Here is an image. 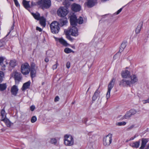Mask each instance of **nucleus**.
<instances>
[{"instance_id": "obj_1", "label": "nucleus", "mask_w": 149, "mask_h": 149, "mask_svg": "<svg viewBox=\"0 0 149 149\" xmlns=\"http://www.w3.org/2000/svg\"><path fill=\"white\" fill-rule=\"evenodd\" d=\"M76 16L75 15H71L70 17V24L72 26L71 28L65 32L66 35H71L73 36H76L78 35V29L75 26H76Z\"/></svg>"}, {"instance_id": "obj_2", "label": "nucleus", "mask_w": 149, "mask_h": 149, "mask_svg": "<svg viewBox=\"0 0 149 149\" xmlns=\"http://www.w3.org/2000/svg\"><path fill=\"white\" fill-rule=\"evenodd\" d=\"M138 78L136 75L133 74L130 76L128 79H122L120 82V85L123 86H130L137 82Z\"/></svg>"}, {"instance_id": "obj_3", "label": "nucleus", "mask_w": 149, "mask_h": 149, "mask_svg": "<svg viewBox=\"0 0 149 149\" xmlns=\"http://www.w3.org/2000/svg\"><path fill=\"white\" fill-rule=\"evenodd\" d=\"M69 10L66 6H61L57 10V14L59 16L64 17L68 14Z\"/></svg>"}, {"instance_id": "obj_4", "label": "nucleus", "mask_w": 149, "mask_h": 149, "mask_svg": "<svg viewBox=\"0 0 149 149\" xmlns=\"http://www.w3.org/2000/svg\"><path fill=\"white\" fill-rule=\"evenodd\" d=\"M59 25L58 22L56 21H54L51 23L50 27L52 33L54 34H56L58 33L60 29Z\"/></svg>"}, {"instance_id": "obj_5", "label": "nucleus", "mask_w": 149, "mask_h": 149, "mask_svg": "<svg viewBox=\"0 0 149 149\" xmlns=\"http://www.w3.org/2000/svg\"><path fill=\"white\" fill-rule=\"evenodd\" d=\"M38 4L42 9L48 8L51 5V1L50 0H41L38 1Z\"/></svg>"}, {"instance_id": "obj_6", "label": "nucleus", "mask_w": 149, "mask_h": 149, "mask_svg": "<svg viewBox=\"0 0 149 149\" xmlns=\"http://www.w3.org/2000/svg\"><path fill=\"white\" fill-rule=\"evenodd\" d=\"M116 81L115 79L113 78L111 79L108 86V90L106 95V97L107 99L109 98L110 96V91L115 84Z\"/></svg>"}, {"instance_id": "obj_7", "label": "nucleus", "mask_w": 149, "mask_h": 149, "mask_svg": "<svg viewBox=\"0 0 149 149\" xmlns=\"http://www.w3.org/2000/svg\"><path fill=\"white\" fill-rule=\"evenodd\" d=\"M11 75L14 79L16 84H18L22 79L21 74L17 71L13 72Z\"/></svg>"}, {"instance_id": "obj_8", "label": "nucleus", "mask_w": 149, "mask_h": 149, "mask_svg": "<svg viewBox=\"0 0 149 149\" xmlns=\"http://www.w3.org/2000/svg\"><path fill=\"white\" fill-rule=\"evenodd\" d=\"M65 144L68 146H71L74 144L73 139L72 136L66 135L65 136Z\"/></svg>"}, {"instance_id": "obj_9", "label": "nucleus", "mask_w": 149, "mask_h": 149, "mask_svg": "<svg viewBox=\"0 0 149 149\" xmlns=\"http://www.w3.org/2000/svg\"><path fill=\"white\" fill-rule=\"evenodd\" d=\"M112 135L109 134L103 139V144L105 146L109 145L112 142Z\"/></svg>"}, {"instance_id": "obj_10", "label": "nucleus", "mask_w": 149, "mask_h": 149, "mask_svg": "<svg viewBox=\"0 0 149 149\" xmlns=\"http://www.w3.org/2000/svg\"><path fill=\"white\" fill-rule=\"evenodd\" d=\"M36 69L37 67L35 66V63H32L29 70L30 72L31 76L32 79L36 76Z\"/></svg>"}, {"instance_id": "obj_11", "label": "nucleus", "mask_w": 149, "mask_h": 149, "mask_svg": "<svg viewBox=\"0 0 149 149\" xmlns=\"http://www.w3.org/2000/svg\"><path fill=\"white\" fill-rule=\"evenodd\" d=\"M21 71L23 74L26 75L28 74V63H25L22 65Z\"/></svg>"}, {"instance_id": "obj_12", "label": "nucleus", "mask_w": 149, "mask_h": 149, "mask_svg": "<svg viewBox=\"0 0 149 149\" xmlns=\"http://www.w3.org/2000/svg\"><path fill=\"white\" fill-rule=\"evenodd\" d=\"M121 75L123 78L125 79H128L130 77V72L127 70H125L122 71Z\"/></svg>"}, {"instance_id": "obj_13", "label": "nucleus", "mask_w": 149, "mask_h": 149, "mask_svg": "<svg viewBox=\"0 0 149 149\" xmlns=\"http://www.w3.org/2000/svg\"><path fill=\"white\" fill-rule=\"evenodd\" d=\"M54 38L56 41L59 42L61 44L64 46H67L69 45L67 42L62 38H58L55 37Z\"/></svg>"}, {"instance_id": "obj_14", "label": "nucleus", "mask_w": 149, "mask_h": 149, "mask_svg": "<svg viewBox=\"0 0 149 149\" xmlns=\"http://www.w3.org/2000/svg\"><path fill=\"white\" fill-rule=\"evenodd\" d=\"M148 141L147 139L142 138L141 139V146L139 148L140 149H144L145 148L147 143Z\"/></svg>"}, {"instance_id": "obj_15", "label": "nucleus", "mask_w": 149, "mask_h": 149, "mask_svg": "<svg viewBox=\"0 0 149 149\" xmlns=\"http://www.w3.org/2000/svg\"><path fill=\"white\" fill-rule=\"evenodd\" d=\"M10 90L12 94L16 96L18 93V89L17 86L15 85L11 88Z\"/></svg>"}, {"instance_id": "obj_16", "label": "nucleus", "mask_w": 149, "mask_h": 149, "mask_svg": "<svg viewBox=\"0 0 149 149\" xmlns=\"http://www.w3.org/2000/svg\"><path fill=\"white\" fill-rule=\"evenodd\" d=\"M96 2V0H87L85 3L88 7L91 8L95 5Z\"/></svg>"}, {"instance_id": "obj_17", "label": "nucleus", "mask_w": 149, "mask_h": 149, "mask_svg": "<svg viewBox=\"0 0 149 149\" xmlns=\"http://www.w3.org/2000/svg\"><path fill=\"white\" fill-rule=\"evenodd\" d=\"M6 113L4 108L1 110L0 115V119L2 121L7 118L6 117Z\"/></svg>"}, {"instance_id": "obj_18", "label": "nucleus", "mask_w": 149, "mask_h": 149, "mask_svg": "<svg viewBox=\"0 0 149 149\" xmlns=\"http://www.w3.org/2000/svg\"><path fill=\"white\" fill-rule=\"evenodd\" d=\"M80 6L77 4L74 3L72 5V9L73 11L78 12L80 10Z\"/></svg>"}, {"instance_id": "obj_19", "label": "nucleus", "mask_w": 149, "mask_h": 149, "mask_svg": "<svg viewBox=\"0 0 149 149\" xmlns=\"http://www.w3.org/2000/svg\"><path fill=\"white\" fill-rule=\"evenodd\" d=\"M16 65V61L15 60H11L9 64V69L11 71L12 69L14 68Z\"/></svg>"}, {"instance_id": "obj_20", "label": "nucleus", "mask_w": 149, "mask_h": 149, "mask_svg": "<svg viewBox=\"0 0 149 149\" xmlns=\"http://www.w3.org/2000/svg\"><path fill=\"white\" fill-rule=\"evenodd\" d=\"M100 93V91L98 90V89L96 91L92 97V101H95L99 97Z\"/></svg>"}, {"instance_id": "obj_21", "label": "nucleus", "mask_w": 149, "mask_h": 149, "mask_svg": "<svg viewBox=\"0 0 149 149\" xmlns=\"http://www.w3.org/2000/svg\"><path fill=\"white\" fill-rule=\"evenodd\" d=\"M67 22V19L66 18H64L60 19L58 23L59 25L60 24L61 26H63L65 25Z\"/></svg>"}, {"instance_id": "obj_22", "label": "nucleus", "mask_w": 149, "mask_h": 149, "mask_svg": "<svg viewBox=\"0 0 149 149\" xmlns=\"http://www.w3.org/2000/svg\"><path fill=\"white\" fill-rule=\"evenodd\" d=\"M40 25L44 27L46 25L45 19L43 17H41L39 19Z\"/></svg>"}, {"instance_id": "obj_23", "label": "nucleus", "mask_w": 149, "mask_h": 149, "mask_svg": "<svg viewBox=\"0 0 149 149\" xmlns=\"http://www.w3.org/2000/svg\"><path fill=\"white\" fill-rule=\"evenodd\" d=\"M140 143V141L139 140L138 141L131 143L130 145L132 147L137 148L139 146Z\"/></svg>"}, {"instance_id": "obj_24", "label": "nucleus", "mask_w": 149, "mask_h": 149, "mask_svg": "<svg viewBox=\"0 0 149 149\" xmlns=\"http://www.w3.org/2000/svg\"><path fill=\"white\" fill-rule=\"evenodd\" d=\"M6 124L7 127H10L11 125H13V123H11L7 118L2 121Z\"/></svg>"}, {"instance_id": "obj_25", "label": "nucleus", "mask_w": 149, "mask_h": 149, "mask_svg": "<svg viewBox=\"0 0 149 149\" xmlns=\"http://www.w3.org/2000/svg\"><path fill=\"white\" fill-rule=\"evenodd\" d=\"M7 85L6 83L0 84V91H3L6 88Z\"/></svg>"}, {"instance_id": "obj_26", "label": "nucleus", "mask_w": 149, "mask_h": 149, "mask_svg": "<svg viewBox=\"0 0 149 149\" xmlns=\"http://www.w3.org/2000/svg\"><path fill=\"white\" fill-rule=\"evenodd\" d=\"M31 14L35 19L37 20H39L41 17H40V14L38 13H32Z\"/></svg>"}, {"instance_id": "obj_27", "label": "nucleus", "mask_w": 149, "mask_h": 149, "mask_svg": "<svg viewBox=\"0 0 149 149\" xmlns=\"http://www.w3.org/2000/svg\"><path fill=\"white\" fill-rule=\"evenodd\" d=\"M142 26V23L139 24L136 29V33H139L140 32Z\"/></svg>"}, {"instance_id": "obj_28", "label": "nucleus", "mask_w": 149, "mask_h": 149, "mask_svg": "<svg viewBox=\"0 0 149 149\" xmlns=\"http://www.w3.org/2000/svg\"><path fill=\"white\" fill-rule=\"evenodd\" d=\"M28 88V82L24 83L21 88L23 91H24L26 89Z\"/></svg>"}, {"instance_id": "obj_29", "label": "nucleus", "mask_w": 149, "mask_h": 149, "mask_svg": "<svg viewBox=\"0 0 149 149\" xmlns=\"http://www.w3.org/2000/svg\"><path fill=\"white\" fill-rule=\"evenodd\" d=\"M22 4L24 7L27 10H28V1L26 0H23Z\"/></svg>"}, {"instance_id": "obj_30", "label": "nucleus", "mask_w": 149, "mask_h": 149, "mask_svg": "<svg viewBox=\"0 0 149 149\" xmlns=\"http://www.w3.org/2000/svg\"><path fill=\"white\" fill-rule=\"evenodd\" d=\"M126 46V43L125 42H123L122 43L120 47V52H122L125 49Z\"/></svg>"}, {"instance_id": "obj_31", "label": "nucleus", "mask_w": 149, "mask_h": 149, "mask_svg": "<svg viewBox=\"0 0 149 149\" xmlns=\"http://www.w3.org/2000/svg\"><path fill=\"white\" fill-rule=\"evenodd\" d=\"M76 24L77 23H78L79 24H82L83 22V20L82 17H80L78 19H77L76 17Z\"/></svg>"}, {"instance_id": "obj_32", "label": "nucleus", "mask_w": 149, "mask_h": 149, "mask_svg": "<svg viewBox=\"0 0 149 149\" xmlns=\"http://www.w3.org/2000/svg\"><path fill=\"white\" fill-rule=\"evenodd\" d=\"M126 122L123 121L121 122H119L116 123V125L118 126H123L126 125Z\"/></svg>"}, {"instance_id": "obj_33", "label": "nucleus", "mask_w": 149, "mask_h": 149, "mask_svg": "<svg viewBox=\"0 0 149 149\" xmlns=\"http://www.w3.org/2000/svg\"><path fill=\"white\" fill-rule=\"evenodd\" d=\"M64 51L67 54L73 52L72 50L71 49L68 48H65L64 49Z\"/></svg>"}, {"instance_id": "obj_34", "label": "nucleus", "mask_w": 149, "mask_h": 149, "mask_svg": "<svg viewBox=\"0 0 149 149\" xmlns=\"http://www.w3.org/2000/svg\"><path fill=\"white\" fill-rule=\"evenodd\" d=\"M131 116L132 115H131L130 112V111H129L127 112L126 113L125 115V117L126 119H127L130 118Z\"/></svg>"}, {"instance_id": "obj_35", "label": "nucleus", "mask_w": 149, "mask_h": 149, "mask_svg": "<svg viewBox=\"0 0 149 149\" xmlns=\"http://www.w3.org/2000/svg\"><path fill=\"white\" fill-rule=\"evenodd\" d=\"M4 76V73L3 72L0 71V82H1L3 81Z\"/></svg>"}, {"instance_id": "obj_36", "label": "nucleus", "mask_w": 149, "mask_h": 149, "mask_svg": "<svg viewBox=\"0 0 149 149\" xmlns=\"http://www.w3.org/2000/svg\"><path fill=\"white\" fill-rule=\"evenodd\" d=\"M36 120H37V118H36V117L35 116H33V117H32L31 121V122L32 123H34L35 122H36Z\"/></svg>"}, {"instance_id": "obj_37", "label": "nucleus", "mask_w": 149, "mask_h": 149, "mask_svg": "<svg viewBox=\"0 0 149 149\" xmlns=\"http://www.w3.org/2000/svg\"><path fill=\"white\" fill-rule=\"evenodd\" d=\"M129 111L130 112L132 116L134 115L136 112H137V111L134 109H131Z\"/></svg>"}, {"instance_id": "obj_38", "label": "nucleus", "mask_w": 149, "mask_h": 149, "mask_svg": "<svg viewBox=\"0 0 149 149\" xmlns=\"http://www.w3.org/2000/svg\"><path fill=\"white\" fill-rule=\"evenodd\" d=\"M50 142L52 143H54L56 144L57 143L56 139L55 138L51 139L50 141Z\"/></svg>"}, {"instance_id": "obj_39", "label": "nucleus", "mask_w": 149, "mask_h": 149, "mask_svg": "<svg viewBox=\"0 0 149 149\" xmlns=\"http://www.w3.org/2000/svg\"><path fill=\"white\" fill-rule=\"evenodd\" d=\"M15 6L17 7H19L20 5L17 0H13Z\"/></svg>"}, {"instance_id": "obj_40", "label": "nucleus", "mask_w": 149, "mask_h": 149, "mask_svg": "<svg viewBox=\"0 0 149 149\" xmlns=\"http://www.w3.org/2000/svg\"><path fill=\"white\" fill-rule=\"evenodd\" d=\"M29 6H28L29 8L31 7L36 5L35 3H33L32 2H31V5H30L29 4Z\"/></svg>"}, {"instance_id": "obj_41", "label": "nucleus", "mask_w": 149, "mask_h": 149, "mask_svg": "<svg viewBox=\"0 0 149 149\" xmlns=\"http://www.w3.org/2000/svg\"><path fill=\"white\" fill-rule=\"evenodd\" d=\"M66 66L67 68L69 69L70 66V62L68 61L67 63Z\"/></svg>"}, {"instance_id": "obj_42", "label": "nucleus", "mask_w": 149, "mask_h": 149, "mask_svg": "<svg viewBox=\"0 0 149 149\" xmlns=\"http://www.w3.org/2000/svg\"><path fill=\"white\" fill-rule=\"evenodd\" d=\"M35 106L34 105H32L30 107V109L31 111H33L35 109Z\"/></svg>"}, {"instance_id": "obj_43", "label": "nucleus", "mask_w": 149, "mask_h": 149, "mask_svg": "<svg viewBox=\"0 0 149 149\" xmlns=\"http://www.w3.org/2000/svg\"><path fill=\"white\" fill-rule=\"evenodd\" d=\"M122 9L123 8H120V9L117 11L116 13H115V14H116V15L118 14L121 11Z\"/></svg>"}, {"instance_id": "obj_44", "label": "nucleus", "mask_w": 149, "mask_h": 149, "mask_svg": "<svg viewBox=\"0 0 149 149\" xmlns=\"http://www.w3.org/2000/svg\"><path fill=\"white\" fill-rule=\"evenodd\" d=\"M59 98L58 96H56L55 97L54 99V101L55 102H56L59 101Z\"/></svg>"}, {"instance_id": "obj_45", "label": "nucleus", "mask_w": 149, "mask_h": 149, "mask_svg": "<svg viewBox=\"0 0 149 149\" xmlns=\"http://www.w3.org/2000/svg\"><path fill=\"white\" fill-rule=\"evenodd\" d=\"M57 64H55L53 66L52 68L53 70H54L56 69V68H57Z\"/></svg>"}, {"instance_id": "obj_46", "label": "nucleus", "mask_w": 149, "mask_h": 149, "mask_svg": "<svg viewBox=\"0 0 149 149\" xmlns=\"http://www.w3.org/2000/svg\"><path fill=\"white\" fill-rule=\"evenodd\" d=\"M149 102V98L146 100L143 101V104H146L147 102Z\"/></svg>"}, {"instance_id": "obj_47", "label": "nucleus", "mask_w": 149, "mask_h": 149, "mask_svg": "<svg viewBox=\"0 0 149 149\" xmlns=\"http://www.w3.org/2000/svg\"><path fill=\"white\" fill-rule=\"evenodd\" d=\"M87 121V118H85L82 120V122L84 123H86V121Z\"/></svg>"}, {"instance_id": "obj_48", "label": "nucleus", "mask_w": 149, "mask_h": 149, "mask_svg": "<svg viewBox=\"0 0 149 149\" xmlns=\"http://www.w3.org/2000/svg\"><path fill=\"white\" fill-rule=\"evenodd\" d=\"M36 29L38 31L40 32H41L42 31V29L40 28L38 26L36 27Z\"/></svg>"}, {"instance_id": "obj_49", "label": "nucleus", "mask_w": 149, "mask_h": 149, "mask_svg": "<svg viewBox=\"0 0 149 149\" xmlns=\"http://www.w3.org/2000/svg\"><path fill=\"white\" fill-rule=\"evenodd\" d=\"M4 60V59L3 57H0V63H2Z\"/></svg>"}, {"instance_id": "obj_50", "label": "nucleus", "mask_w": 149, "mask_h": 149, "mask_svg": "<svg viewBox=\"0 0 149 149\" xmlns=\"http://www.w3.org/2000/svg\"><path fill=\"white\" fill-rule=\"evenodd\" d=\"M5 65H3L2 66L1 70H5Z\"/></svg>"}, {"instance_id": "obj_51", "label": "nucleus", "mask_w": 149, "mask_h": 149, "mask_svg": "<svg viewBox=\"0 0 149 149\" xmlns=\"http://www.w3.org/2000/svg\"><path fill=\"white\" fill-rule=\"evenodd\" d=\"M14 23H13V25L11 26V29H10V30L11 31L13 30L14 29Z\"/></svg>"}, {"instance_id": "obj_52", "label": "nucleus", "mask_w": 149, "mask_h": 149, "mask_svg": "<svg viewBox=\"0 0 149 149\" xmlns=\"http://www.w3.org/2000/svg\"><path fill=\"white\" fill-rule=\"evenodd\" d=\"M145 149H149V143H148L146 147L145 148Z\"/></svg>"}, {"instance_id": "obj_53", "label": "nucleus", "mask_w": 149, "mask_h": 149, "mask_svg": "<svg viewBox=\"0 0 149 149\" xmlns=\"http://www.w3.org/2000/svg\"><path fill=\"white\" fill-rule=\"evenodd\" d=\"M3 45V42H2L0 41V47H1Z\"/></svg>"}, {"instance_id": "obj_54", "label": "nucleus", "mask_w": 149, "mask_h": 149, "mask_svg": "<svg viewBox=\"0 0 149 149\" xmlns=\"http://www.w3.org/2000/svg\"><path fill=\"white\" fill-rule=\"evenodd\" d=\"M45 61L46 62H47L49 61V60L48 58H45Z\"/></svg>"}, {"instance_id": "obj_55", "label": "nucleus", "mask_w": 149, "mask_h": 149, "mask_svg": "<svg viewBox=\"0 0 149 149\" xmlns=\"http://www.w3.org/2000/svg\"><path fill=\"white\" fill-rule=\"evenodd\" d=\"M136 137V136H134V137H132L131 138H130V140H133Z\"/></svg>"}, {"instance_id": "obj_56", "label": "nucleus", "mask_w": 149, "mask_h": 149, "mask_svg": "<svg viewBox=\"0 0 149 149\" xmlns=\"http://www.w3.org/2000/svg\"><path fill=\"white\" fill-rule=\"evenodd\" d=\"M134 127V125H132L131 126H130V127H129V128L130 129H131L132 128H133Z\"/></svg>"}, {"instance_id": "obj_57", "label": "nucleus", "mask_w": 149, "mask_h": 149, "mask_svg": "<svg viewBox=\"0 0 149 149\" xmlns=\"http://www.w3.org/2000/svg\"><path fill=\"white\" fill-rule=\"evenodd\" d=\"M68 39H69L70 40H71L72 41V40H73L70 37H69L68 38Z\"/></svg>"}, {"instance_id": "obj_58", "label": "nucleus", "mask_w": 149, "mask_h": 149, "mask_svg": "<svg viewBox=\"0 0 149 149\" xmlns=\"http://www.w3.org/2000/svg\"><path fill=\"white\" fill-rule=\"evenodd\" d=\"M28 83H29V86L30 85V82L29 81Z\"/></svg>"}, {"instance_id": "obj_59", "label": "nucleus", "mask_w": 149, "mask_h": 149, "mask_svg": "<svg viewBox=\"0 0 149 149\" xmlns=\"http://www.w3.org/2000/svg\"><path fill=\"white\" fill-rule=\"evenodd\" d=\"M89 89H90V88H88L87 91H89Z\"/></svg>"}, {"instance_id": "obj_60", "label": "nucleus", "mask_w": 149, "mask_h": 149, "mask_svg": "<svg viewBox=\"0 0 149 149\" xmlns=\"http://www.w3.org/2000/svg\"><path fill=\"white\" fill-rule=\"evenodd\" d=\"M89 89H90V88H88L87 91H89Z\"/></svg>"}, {"instance_id": "obj_61", "label": "nucleus", "mask_w": 149, "mask_h": 149, "mask_svg": "<svg viewBox=\"0 0 149 149\" xmlns=\"http://www.w3.org/2000/svg\"><path fill=\"white\" fill-rule=\"evenodd\" d=\"M74 103V102H72V104H73Z\"/></svg>"}]
</instances>
